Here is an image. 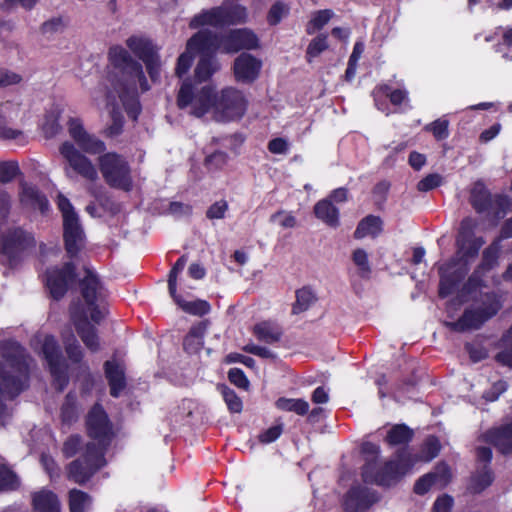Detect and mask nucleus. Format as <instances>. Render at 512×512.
Segmentation results:
<instances>
[{"instance_id": "nucleus-59", "label": "nucleus", "mask_w": 512, "mask_h": 512, "mask_svg": "<svg viewBox=\"0 0 512 512\" xmlns=\"http://www.w3.org/2000/svg\"><path fill=\"white\" fill-rule=\"evenodd\" d=\"M65 26L66 25L62 17H54L42 23L40 31L44 35H51L62 31L65 28Z\"/></svg>"}, {"instance_id": "nucleus-11", "label": "nucleus", "mask_w": 512, "mask_h": 512, "mask_svg": "<svg viewBox=\"0 0 512 512\" xmlns=\"http://www.w3.org/2000/svg\"><path fill=\"white\" fill-rule=\"evenodd\" d=\"M86 428L90 438L96 440L100 445H110L115 432L107 413L103 407L96 403L86 416Z\"/></svg>"}, {"instance_id": "nucleus-2", "label": "nucleus", "mask_w": 512, "mask_h": 512, "mask_svg": "<svg viewBox=\"0 0 512 512\" xmlns=\"http://www.w3.org/2000/svg\"><path fill=\"white\" fill-rule=\"evenodd\" d=\"M109 58L113 69L107 76L110 88L107 98L114 100L118 97L130 112L138 111L137 84L142 92L150 89L141 63L135 60L130 53L121 46L111 47Z\"/></svg>"}, {"instance_id": "nucleus-40", "label": "nucleus", "mask_w": 512, "mask_h": 512, "mask_svg": "<svg viewBox=\"0 0 512 512\" xmlns=\"http://www.w3.org/2000/svg\"><path fill=\"white\" fill-rule=\"evenodd\" d=\"M317 300L316 294L310 287H302L296 291V301L292 307L293 314L307 311Z\"/></svg>"}, {"instance_id": "nucleus-22", "label": "nucleus", "mask_w": 512, "mask_h": 512, "mask_svg": "<svg viewBox=\"0 0 512 512\" xmlns=\"http://www.w3.org/2000/svg\"><path fill=\"white\" fill-rule=\"evenodd\" d=\"M262 62L260 59L249 53H241L233 65L234 75L238 82L252 83L260 73Z\"/></svg>"}, {"instance_id": "nucleus-56", "label": "nucleus", "mask_w": 512, "mask_h": 512, "mask_svg": "<svg viewBox=\"0 0 512 512\" xmlns=\"http://www.w3.org/2000/svg\"><path fill=\"white\" fill-rule=\"evenodd\" d=\"M449 122L445 119H438L426 126V130L431 131L437 140L446 139L449 135Z\"/></svg>"}, {"instance_id": "nucleus-17", "label": "nucleus", "mask_w": 512, "mask_h": 512, "mask_svg": "<svg viewBox=\"0 0 512 512\" xmlns=\"http://www.w3.org/2000/svg\"><path fill=\"white\" fill-rule=\"evenodd\" d=\"M452 480L450 466L445 462L438 463L433 471L424 474L416 480L413 492L417 495H425L432 487L444 489Z\"/></svg>"}, {"instance_id": "nucleus-64", "label": "nucleus", "mask_w": 512, "mask_h": 512, "mask_svg": "<svg viewBox=\"0 0 512 512\" xmlns=\"http://www.w3.org/2000/svg\"><path fill=\"white\" fill-rule=\"evenodd\" d=\"M454 505V499L449 494H443L435 500L432 512H451Z\"/></svg>"}, {"instance_id": "nucleus-5", "label": "nucleus", "mask_w": 512, "mask_h": 512, "mask_svg": "<svg viewBox=\"0 0 512 512\" xmlns=\"http://www.w3.org/2000/svg\"><path fill=\"white\" fill-rule=\"evenodd\" d=\"M480 301L479 307L466 309L456 322H449L447 326L457 332L477 330L502 308L500 299L494 292L481 294Z\"/></svg>"}, {"instance_id": "nucleus-44", "label": "nucleus", "mask_w": 512, "mask_h": 512, "mask_svg": "<svg viewBox=\"0 0 512 512\" xmlns=\"http://www.w3.org/2000/svg\"><path fill=\"white\" fill-rule=\"evenodd\" d=\"M277 408L284 411L295 412L298 415H305L309 410V404L303 399L279 398L276 401Z\"/></svg>"}, {"instance_id": "nucleus-52", "label": "nucleus", "mask_w": 512, "mask_h": 512, "mask_svg": "<svg viewBox=\"0 0 512 512\" xmlns=\"http://www.w3.org/2000/svg\"><path fill=\"white\" fill-rule=\"evenodd\" d=\"M20 174L19 165L15 161L0 162V183L7 184Z\"/></svg>"}, {"instance_id": "nucleus-1", "label": "nucleus", "mask_w": 512, "mask_h": 512, "mask_svg": "<svg viewBox=\"0 0 512 512\" xmlns=\"http://www.w3.org/2000/svg\"><path fill=\"white\" fill-rule=\"evenodd\" d=\"M177 106L188 109V113L197 118L211 112L215 121L229 122L244 115L247 101L235 88H225L216 94L209 86L198 89L189 82H183L178 91Z\"/></svg>"}, {"instance_id": "nucleus-7", "label": "nucleus", "mask_w": 512, "mask_h": 512, "mask_svg": "<svg viewBox=\"0 0 512 512\" xmlns=\"http://www.w3.org/2000/svg\"><path fill=\"white\" fill-rule=\"evenodd\" d=\"M84 451L67 466V478L79 485L86 484L106 464L105 450Z\"/></svg>"}, {"instance_id": "nucleus-33", "label": "nucleus", "mask_w": 512, "mask_h": 512, "mask_svg": "<svg viewBox=\"0 0 512 512\" xmlns=\"http://www.w3.org/2000/svg\"><path fill=\"white\" fill-rule=\"evenodd\" d=\"M253 333L258 340L268 344L280 341L283 335V331L278 325L268 321L256 324L253 328Z\"/></svg>"}, {"instance_id": "nucleus-47", "label": "nucleus", "mask_w": 512, "mask_h": 512, "mask_svg": "<svg viewBox=\"0 0 512 512\" xmlns=\"http://www.w3.org/2000/svg\"><path fill=\"white\" fill-rule=\"evenodd\" d=\"M486 273L479 268L476 267V269L473 271V273L469 276L468 280L465 282L461 289V296H468L474 293L477 289L484 286V280L483 276Z\"/></svg>"}, {"instance_id": "nucleus-39", "label": "nucleus", "mask_w": 512, "mask_h": 512, "mask_svg": "<svg viewBox=\"0 0 512 512\" xmlns=\"http://www.w3.org/2000/svg\"><path fill=\"white\" fill-rule=\"evenodd\" d=\"M171 297L183 311L189 314L203 316L210 311L209 303L204 300L198 299L195 301H185L177 295L176 291L174 292V295H171Z\"/></svg>"}, {"instance_id": "nucleus-63", "label": "nucleus", "mask_w": 512, "mask_h": 512, "mask_svg": "<svg viewBox=\"0 0 512 512\" xmlns=\"http://www.w3.org/2000/svg\"><path fill=\"white\" fill-rule=\"evenodd\" d=\"M229 381L241 389H248L249 380L247 379L244 372L239 368H232L228 372Z\"/></svg>"}, {"instance_id": "nucleus-23", "label": "nucleus", "mask_w": 512, "mask_h": 512, "mask_svg": "<svg viewBox=\"0 0 512 512\" xmlns=\"http://www.w3.org/2000/svg\"><path fill=\"white\" fill-rule=\"evenodd\" d=\"M494 480L495 474L491 467L476 466L467 480L466 491L472 495L481 494L492 485Z\"/></svg>"}, {"instance_id": "nucleus-29", "label": "nucleus", "mask_w": 512, "mask_h": 512, "mask_svg": "<svg viewBox=\"0 0 512 512\" xmlns=\"http://www.w3.org/2000/svg\"><path fill=\"white\" fill-rule=\"evenodd\" d=\"M414 434V430L406 424H395L387 431L385 441L390 446H407Z\"/></svg>"}, {"instance_id": "nucleus-48", "label": "nucleus", "mask_w": 512, "mask_h": 512, "mask_svg": "<svg viewBox=\"0 0 512 512\" xmlns=\"http://www.w3.org/2000/svg\"><path fill=\"white\" fill-rule=\"evenodd\" d=\"M77 144L84 152L93 155L103 153L106 150L103 141L88 133Z\"/></svg>"}, {"instance_id": "nucleus-58", "label": "nucleus", "mask_w": 512, "mask_h": 512, "mask_svg": "<svg viewBox=\"0 0 512 512\" xmlns=\"http://www.w3.org/2000/svg\"><path fill=\"white\" fill-rule=\"evenodd\" d=\"M442 180V176L437 173L429 174L418 182L417 189L420 192L430 191L439 187L442 184Z\"/></svg>"}, {"instance_id": "nucleus-41", "label": "nucleus", "mask_w": 512, "mask_h": 512, "mask_svg": "<svg viewBox=\"0 0 512 512\" xmlns=\"http://www.w3.org/2000/svg\"><path fill=\"white\" fill-rule=\"evenodd\" d=\"M221 9L224 25L242 23L247 17L245 7L238 4L225 3L221 6Z\"/></svg>"}, {"instance_id": "nucleus-10", "label": "nucleus", "mask_w": 512, "mask_h": 512, "mask_svg": "<svg viewBox=\"0 0 512 512\" xmlns=\"http://www.w3.org/2000/svg\"><path fill=\"white\" fill-rule=\"evenodd\" d=\"M439 296L452 294L469 272V262L460 256L452 258L439 267Z\"/></svg>"}, {"instance_id": "nucleus-38", "label": "nucleus", "mask_w": 512, "mask_h": 512, "mask_svg": "<svg viewBox=\"0 0 512 512\" xmlns=\"http://www.w3.org/2000/svg\"><path fill=\"white\" fill-rule=\"evenodd\" d=\"M13 107L9 102L1 105L0 108V138L3 140H17L19 142L24 141V135L21 130L13 129L6 126L7 123V112Z\"/></svg>"}, {"instance_id": "nucleus-18", "label": "nucleus", "mask_w": 512, "mask_h": 512, "mask_svg": "<svg viewBox=\"0 0 512 512\" xmlns=\"http://www.w3.org/2000/svg\"><path fill=\"white\" fill-rule=\"evenodd\" d=\"M35 241L31 234L20 228L9 229L2 237L1 254L12 263L20 252L34 246Z\"/></svg>"}, {"instance_id": "nucleus-32", "label": "nucleus", "mask_w": 512, "mask_h": 512, "mask_svg": "<svg viewBox=\"0 0 512 512\" xmlns=\"http://www.w3.org/2000/svg\"><path fill=\"white\" fill-rule=\"evenodd\" d=\"M222 13L223 12L221 6L203 11L191 19L189 27L196 29L204 25H210L214 27L222 26L224 25Z\"/></svg>"}, {"instance_id": "nucleus-24", "label": "nucleus", "mask_w": 512, "mask_h": 512, "mask_svg": "<svg viewBox=\"0 0 512 512\" xmlns=\"http://www.w3.org/2000/svg\"><path fill=\"white\" fill-rule=\"evenodd\" d=\"M34 512H61V503L56 493L42 489L32 494Z\"/></svg>"}, {"instance_id": "nucleus-54", "label": "nucleus", "mask_w": 512, "mask_h": 512, "mask_svg": "<svg viewBox=\"0 0 512 512\" xmlns=\"http://www.w3.org/2000/svg\"><path fill=\"white\" fill-rule=\"evenodd\" d=\"M485 240L482 237H473L467 241L465 248H459L460 256L468 261L469 258H474L478 255L480 248L484 245Z\"/></svg>"}, {"instance_id": "nucleus-51", "label": "nucleus", "mask_w": 512, "mask_h": 512, "mask_svg": "<svg viewBox=\"0 0 512 512\" xmlns=\"http://www.w3.org/2000/svg\"><path fill=\"white\" fill-rule=\"evenodd\" d=\"M65 351L68 358L73 363H80L83 359V351L75 336L70 333L67 338H64Z\"/></svg>"}, {"instance_id": "nucleus-4", "label": "nucleus", "mask_w": 512, "mask_h": 512, "mask_svg": "<svg viewBox=\"0 0 512 512\" xmlns=\"http://www.w3.org/2000/svg\"><path fill=\"white\" fill-rule=\"evenodd\" d=\"M0 393L10 398L17 396L28 380L29 357L25 349L15 341L1 344Z\"/></svg>"}, {"instance_id": "nucleus-35", "label": "nucleus", "mask_w": 512, "mask_h": 512, "mask_svg": "<svg viewBox=\"0 0 512 512\" xmlns=\"http://www.w3.org/2000/svg\"><path fill=\"white\" fill-rule=\"evenodd\" d=\"M219 68L220 65L215 56H201L194 70V76L198 82H204L210 79Z\"/></svg>"}, {"instance_id": "nucleus-12", "label": "nucleus", "mask_w": 512, "mask_h": 512, "mask_svg": "<svg viewBox=\"0 0 512 512\" xmlns=\"http://www.w3.org/2000/svg\"><path fill=\"white\" fill-rule=\"evenodd\" d=\"M60 153L67 163L64 168L67 176H70V170H72L86 180L96 181L98 179V172L94 164L72 143L64 142L60 146Z\"/></svg>"}, {"instance_id": "nucleus-14", "label": "nucleus", "mask_w": 512, "mask_h": 512, "mask_svg": "<svg viewBox=\"0 0 512 512\" xmlns=\"http://www.w3.org/2000/svg\"><path fill=\"white\" fill-rule=\"evenodd\" d=\"M76 267L72 262H66L61 268L53 267L46 271V286L55 300H60L66 294L69 284L76 278Z\"/></svg>"}, {"instance_id": "nucleus-27", "label": "nucleus", "mask_w": 512, "mask_h": 512, "mask_svg": "<svg viewBox=\"0 0 512 512\" xmlns=\"http://www.w3.org/2000/svg\"><path fill=\"white\" fill-rule=\"evenodd\" d=\"M126 45L143 62L158 54L152 41L144 37L131 36L126 40Z\"/></svg>"}, {"instance_id": "nucleus-13", "label": "nucleus", "mask_w": 512, "mask_h": 512, "mask_svg": "<svg viewBox=\"0 0 512 512\" xmlns=\"http://www.w3.org/2000/svg\"><path fill=\"white\" fill-rule=\"evenodd\" d=\"M470 203L478 213L489 211L493 207L495 218L501 219L506 213L508 199L506 196H492L488 189L481 182H476L471 190Z\"/></svg>"}, {"instance_id": "nucleus-30", "label": "nucleus", "mask_w": 512, "mask_h": 512, "mask_svg": "<svg viewBox=\"0 0 512 512\" xmlns=\"http://www.w3.org/2000/svg\"><path fill=\"white\" fill-rule=\"evenodd\" d=\"M315 216L330 227L339 225V210L329 199H323L314 206Z\"/></svg>"}, {"instance_id": "nucleus-53", "label": "nucleus", "mask_w": 512, "mask_h": 512, "mask_svg": "<svg viewBox=\"0 0 512 512\" xmlns=\"http://www.w3.org/2000/svg\"><path fill=\"white\" fill-rule=\"evenodd\" d=\"M505 348L495 356L497 362L504 366L512 367V326L503 339Z\"/></svg>"}, {"instance_id": "nucleus-8", "label": "nucleus", "mask_w": 512, "mask_h": 512, "mask_svg": "<svg viewBox=\"0 0 512 512\" xmlns=\"http://www.w3.org/2000/svg\"><path fill=\"white\" fill-rule=\"evenodd\" d=\"M42 353L53 377V385L59 392L63 391L69 383L68 364L54 336H45Z\"/></svg>"}, {"instance_id": "nucleus-34", "label": "nucleus", "mask_w": 512, "mask_h": 512, "mask_svg": "<svg viewBox=\"0 0 512 512\" xmlns=\"http://www.w3.org/2000/svg\"><path fill=\"white\" fill-rule=\"evenodd\" d=\"M207 329L205 322H200L191 327L183 340V347L188 353H197L203 346V338Z\"/></svg>"}, {"instance_id": "nucleus-15", "label": "nucleus", "mask_w": 512, "mask_h": 512, "mask_svg": "<svg viewBox=\"0 0 512 512\" xmlns=\"http://www.w3.org/2000/svg\"><path fill=\"white\" fill-rule=\"evenodd\" d=\"M70 317L75 330L84 345L91 352L99 351L100 342L97 334V328L88 320L86 311L81 308L79 304H73L70 307Z\"/></svg>"}, {"instance_id": "nucleus-55", "label": "nucleus", "mask_w": 512, "mask_h": 512, "mask_svg": "<svg viewBox=\"0 0 512 512\" xmlns=\"http://www.w3.org/2000/svg\"><path fill=\"white\" fill-rule=\"evenodd\" d=\"M187 259L185 256H181L174 266L172 267L169 277H168V289L170 295H174V292L176 291V285H177V276L178 274L184 269L186 265Z\"/></svg>"}, {"instance_id": "nucleus-37", "label": "nucleus", "mask_w": 512, "mask_h": 512, "mask_svg": "<svg viewBox=\"0 0 512 512\" xmlns=\"http://www.w3.org/2000/svg\"><path fill=\"white\" fill-rule=\"evenodd\" d=\"M80 411L77 405L76 395L69 392L61 405L60 416L63 424L71 425L79 418Z\"/></svg>"}, {"instance_id": "nucleus-28", "label": "nucleus", "mask_w": 512, "mask_h": 512, "mask_svg": "<svg viewBox=\"0 0 512 512\" xmlns=\"http://www.w3.org/2000/svg\"><path fill=\"white\" fill-rule=\"evenodd\" d=\"M20 201L23 205L37 208L42 212L48 208V201L40 191L27 183H21Z\"/></svg>"}, {"instance_id": "nucleus-57", "label": "nucleus", "mask_w": 512, "mask_h": 512, "mask_svg": "<svg viewBox=\"0 0 512 512\" xmlns=\"http://www.w3.org/2000/svg\"><path fill=\"white\" fill-rule=\"evenodd\" d=\"M223 398L231 412L239 413L242 410V401L237 394L228 387L222 389Z\"/></svg>"}, {"instance_id": "nucleus-25", "label": "nucleus", "mask_w": 512, "mask_h": 512, "mask_svg": "<svg viewBox=\"0 0 512 512\" xmlns=\"http://www.w3.org/2000/svg\"><path fill=\"white\" fill-rule=\"evenodd\" d=\"M483 440L496 448H512V422L489 429L483 434Z\"/></svg>"}, {"instance_id": "nucleus-46", "label": "nucleus", "mask_w": 512, "mask_h": 512, "mask_svg": "<svg viewBox=\"0 0 512 512\" xmlns=\"http://www.w3.org/2000/svg\"><path fill=\"white\" fill-rule=\"evenodd\" d=\"M334 13L330 9L317 11L313 18L309 21L306 27V32L309 35L314 34L316 31L322 29L329 20L333 17Z\"/></svg>"}, {"instance_id": "nucleus-60", "label": "nucleus", "mask_w": 512, "mask_h": 512, "mask_svg": "<svg viewBox=\"0 0 512 512\" xmlns=\"http://www.w3.org/2000/svg\"><path fill=\"white\" fill-rule=\"evenodd\" d=\"M192 53V51L186 49V51L179 56L175 68V73L179 78L185 75L190 69L193 62Z\"/></svg>"}, {"instance_id": "nucleus-21", "label": "nucleus", "mask_w": 512, "mask_h": 512, "mask_svg": "<svg viewBox=\"0 0 512 512\" xmlns=\"http://www.w3.org/2000/svg\"><path fill=\"white\" fill-rule=\"evenodd\" d=\"M65 251L69 258H76L85 247V233L79 218L67 219L63 224Z\"/></svg>"}, {"instance_id": "nucleus-45", "label": "nucleus", "mask_w": 512, "mask_h": 512, "mask_svg": "<svg viewBox=\"0 0 512 512\" xmlns=\"http://www.w3.org/2000/svg\"><path fill=\"white\" fill-rule=\"evenodd\" d=\"M328 45V36L326 34H319L315 38H313L307 49H306V59L310 63L312 59L318 57L322 52L327 50Z\"/></svg>"}, {"instance_id": "nucleus-19", "label": "nucleus", "mask_w": 512, "mask_h": 512, "mask_svg": "<svg viewBox=\"0 0 512 512\" xmlns=\"http://www.w3.org/2000/svg\"><path fill=\"white\" fill-rule=\"evenodd\" d=\"M222 36V52L237 53L240 50H252L259 47L258 37L248 29L230 30Z\"/></svg>"}, {"instance_id": "nucleus-61", "label": "nucleus", "mask_w": 512, "mask_h": 512, "mask_svg": "<svg viewBox=\"0 0 512 512\" xmlns=\"http://www.w3.org/2000/svg\"><path fill=\"white\" fill-rule=\"evenodd\" d=\"M57 204L63 215V224L66 223V220L69 218H79L69 199L64 195L59 194L57 197Z\"/></svg>"}, {"instance_id": "nucleus-49", "label": "nucleus", "mask_w": 512, "mask_h": 512, "mask_svg": "<svg viewBox=\"0 0 512 512\" xmlns=\"http://www.w3.org/2000/svg\"><path fill=\"white\" fill-rule=\"evenodd\" d=\"M476 226L475 221L472 218H464L461 221L459 233L457 237L458 248H465L467 241L474 236V228Z\"/></svg>"}, {"instance_id": "nucleus-20", "label": "nucleus", "mask_w": 512, "mask_h": 512, "mask_svg": "<svg viewBox=\"0 0 512 512\" xmlns=\"http://www.w3.org/2000/svg\"><path fill=\"white\" fill-rule=\"evenodd\" d=\"M187 50L199 53L201 56H215L218 50L222 51V36L208 29L195 33L187 41Z\"/></svg>"}, {"instance_id": "nucleus-43", "label": "nucleus", "mask_w": 512, "mask_h": 512, "mask_svg": "<svg viewBox=\"0 0 512 512\" xmlns=\"http://www.w3.org/2000/svg\"><path fill=\"white\" fill-rule=\"evenodd\" d=\"M20 487L17 474L6 464H0V492L16 491Z\"/></svg>"}, {"instance_id": "nucleus-42", "label": "nucleus", "mask_w": 512, "mask_h": 512, "mask_svg": "<svg viewBox=\"0 0 512 512\" xmlns=\"http://www.w3.org/2000/svg\"><path fill=\"white\" fill-rule=\"evenodd\" d=\"M500 251V241L494 240L482 253L481 263L477 266L480 270L487 273L498 264Z\"/></svg>"}, {"instance_id": "nucleus-26", "label": "nucleus", "mask_w": 512, "mask_h": 512, "mask_svg": "<svg viewBox=\"0 0 512 512\" xmlns=\"http://www.w3.org/2000/svg\"><path fill=\"white\" fill-rule=\"evenodd\" d=\"M104 369L110 386V394L117 398L126 387L124 370L120 365L112 361H106L104 363Z\"/></svg>"}, {"instance_id": "nucleus-9", "label": "nucleus", "mask_w": 512, "mask_h": 512, "mask_svg": "<svg viewBox=\"0 0 512 512\" xmlns=\"http://www.w3.org/2000/svg\"><path fill=\"white\" fill-rule=\"evenodd\" d=\"M80 292L85 301L90 318L95 324H99L105 317L104 308L100 302L104 297V289L98 276L90 269H85V276L80 281Z\"/></svg>"}, {"instance_id": "nucleus-16", "label": "nucleus", "mask_w": 512, "mask_h": 512, "mask_svg": "<svg viewBox=\"0 0 512 512\" xmlns=\"http://www.w3.org/2000/svg\"><path fill=\"white\" fill-rule=\"evenodd\" d=\"M380 500L377 491L362 485H353L344 496L345 512H365Z\"/></svg>"}, {"instance_id": "nucleus-31", "label": "nucleus", "mask_w": 512, "mask_h": 512, "mask_svg": "<svg viewBox=\"0 0 512 512\" xmlns=\"http://www.w3.org/2000/svg\"><path fill=\"white\" fill-rule=\"evenodd\" d=\"M383 221L379 216L368 215L363 218L354 231L356 239H362L368 235L377 237L382 232Z\"/></svg>"}, {"instance_id": "nucleus-36", "label": "nucleus", "mask_w": 512, "mask_h": 512, "mask_svg": "<svg viewBox=\"0 0 512 512\" xmlns=\"http://www.w3.org/2000/svg\"><path fill=\"white\" fill-rule=\"evenodd\" d=\"M92 497L85 491L73 488L68 492L70 512H87L92 505Z\"/></svg>"}, {"instance_id": "nucleus-50", "label": "nucleus", "mask_w": 512, "mask_h": 512, "mask_svg": "<svg viewBox=\"0 0 512 512\" xmlns=\"http://www.w3.org/2000/svg\"><path fill=\"white\" fill-rule=\"evenodd\" d=\"M352 259L358 267L359 276L363 279H368L371 274V267L366 251L360 248L354 250Z\"/></svg>"}, {"instance_id": "nucleus-3", "label": "nucleus", "mask_w": 512, "mask_h": 512, "mask_svg": "<svg viewBox=\"0 0 512 512\" xmlns=\"http://www.w3.org/2000/svg\"><path fill=\"white\" fill-rule=\"evenodd\" d=\"M413 450H395L388 459L367 461L361 468L364 483L376 485L383 489L398 486L409 474L422 457Z\"/></svg>"}, {"instance_id": "nucleus-6", "label": "nucleus", "mask_w": 512, "mask_h": 512, "mask_svg": "<svg viewBox=\"0 0 512 512\" xmlns=\"http://www.w3.org/2000/svg\"><path fill=\"white\" fill-rule=\"evenodd\" d=\"M98 162L100 172L107 185L126 192L132 189L131 168L123 156L115 152H108L101 155Z\"/></svg>"}, {"instance_id": "nucleus-62", "label": "nucleus", "mask_w": 512, "mask_h": 512, "mask_svg": "<svg viewBox=\"0 0 512 512\" xmlns=\"http://www.w3.org/2000/svg\"><path fill=\"white\" fill-rule=\"evenodd\" d=\"M228 210V203L225 200H220L212 204L206 211V217L208 219H222Z\"/></svg>"}]
</instances>
